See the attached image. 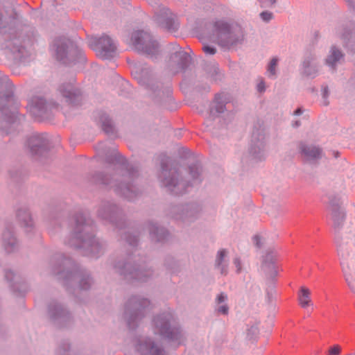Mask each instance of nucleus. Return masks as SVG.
<instances>
[{
    "label": "nucleus",
    "mask_w": 355,
    "mask_h": 355,
    "mask_svg": "<svg viewBox=\"0 0 355 355\" xmlns=\"http://www.w3.org/2000/svg\"><path fill=\"white\" fill-rule=\"evenodd\" d=\"M257 89L259 92H262L265 90V85L263 81H261L257 85Z\"/></svg>",
    "instance_id": "aec40b11"
},
{
    "label": "nucleus",
    "mask_w": 355,
    "mask_h": 355,
    "mask_svg": "<svg viewBox=\"0 0 355 355\" xmlns=\"http://www.w3.org/2000/svg\"><path fill=\"white\" fill-rule=\"evenodd\" d=\"M277 64V60L276 58H273L270 61L268 69V71L270 75L274 76L275 74V67H276Z\"/></svg>",
    "instance_id": "f8f14e48"
},
{
    "label": "nucleus",
    "mask_w": 355,
    "mask_h": 355,
    "mask_svg": "<svg viewBox=\"0 0 355 355\" xmlns=\"http://www.w3.org/2000/svg\"><path fill=\"white\" fill-rule=\"evenodd\" d=\"M336 243L337 245V250H338V254L343 256L345 254L344 245H343V243H342L341 239L340 237L338 236L336 238Z\"/></svg>",
    "instance_id": "9b49d317"
},
{
    "label": "nucleus",
    "mask_w": 355,
    "mask_h": 355,
    "mask_svg": "<svg viewBox=\"0 0 355 355\" xmlns=\"http://www.w3.org/2000/svg\"><path fill=\"white\" fill-rule=\"evenodd\" d=\"M302 152L308 159L317 158L321 154L320 148L315 146H302Z\"/></svg>",
    "instance_id": "0eeeda50"
},
{
    "label": "nucleus",
    "mask_w": 355,
    "mask_h": 355,
    "mask_svg": "<svg viewBox=\"0 0 355 355\" xmlns=\"http://www.w3.org/2000/svg\"><path fill=\"white\" fill-rule=\"evenodd\" d=\"M57 51H58V53H59V51H60V49L58 48L57 49Z\"/></svg>",
    "instance_id": "bb28decb"
},
{
    "label": "nucleus",
    "mask_w": 355,
    "mask_h": 355,
    "mask_svg": "<svg viewBox=\"0 0 355 355\" xmlns=\"http://www.w3.org/2000/svg\"><path fill=\"white\" fill-rule=\"evenodd\" d=\"M97 49L99 51V55L107 58L116 50V46L110 37L103 36L98 40Z\"/></svg>",
    "instance_id": "7ed1b4c3"
},
{
    "label": "nucleus",
    "mask_w": 355,
    "mask_h": 355,
    "mask_svg": "<svg viewBox=\"0 0 355 355\" xmlns=\"http://www.w3.org/2000/svg\"><path fill=\"white\" fill-rule=\"evenodd\" d=\"M331 218L334 220V222H336L340 218H341V220H343L344 218V215L343 213L334 211L331 214Z\"/></svg>",
    "instance_id": "dca6fc26"
},
{
    "label": "nucleus",
    "mask_w": 355,
    "mask_h": 355,
    "mask_svg": "<svg viewBox=\"0 0 355 355\" xmlns=\"http://www.w3.org/2000/svg\"><path fill=\"white\" fill-rule=\"evenodd\" d=\"M155 324L157 327L160 328V331L162 335H165L167 338L171 339H177L179 332L177 329H171L168 322L164 321L160 322L158 319L155 321Z\"/></svg>",
    "instance_id": "20e7f679"
},
{
    "label": "nucleus",
    "mask_w": 355,
    "mask_h": 355,
    "mask_svg": "<svg viewBox=\"0 0 355 355\" xmlns=\"http://www.w3.org/2000/svg\"><path fill=\"white\" fill-rule=\"evenodd\" d=\"M310 295L311 291L309 288L306 287H302L300 288L298 294V301L302 308H306L311 304Z\"/></svg>",
    "instance_id": "39448f33"
},
{
    "label": "nucleus",
    "mask_w": 355,
    "mask_h": 355,
    "mask_svg": "<svg viewBox=\"0 0 355 355\" xmlns=\"http://www.w3.org/2000/svg\"><path fill=\"white\" fill-rule=\"evenodd\" d=\"M262 8H270L275 5L276 0H259Z\"/></svg>",
    "instance_id": "ddd939ff"
},
{
    "label": "nucleus",
    "mask_w": 355,
    "mask_h": 355,
    "mask_svg": "<svg viewBox=\"0 0 355 355\" xmlns=\"http://www.w3.org/2000/svg\"><path fill=\"white\" fill-rule=\"evenodd\" d=\"M227 252L225 250H220L218 252V255L216 260V264L220 266L222 263L223 258L226 256Z\"/></svg>",
    "instance_id": "9d476101"
},
{
    "label": "nucleus",
    "mask_w": 355,
    "mask_h": 355,
    "mask_svg": "<svg viewBox=\"0 0 355 355\" xmlns=\"http://www.w3.org/2000/svg\"><path fill=\"white\" fill-rule=\"evenodd\" d=\"M234 263L235 264L236 268H237V271L238 272H240L241 270V261L239 259H235L234 261Z\"/></svg>",
    "instance_id": "6ab92c4d"
},
{
    "label": "nucleus",
    "mask_w": 355,
    "mask_h": 355,
    "mask_svg": "<svg viewBox=\"0 0 355 355\" xmlns=\"http://www.w3.org/2000/svg\"><path fill=\"white\" fill-rule=\"evenodd\" d=\"M138 350H139L143 354L147 355H162V350L157 347L155 346L151 343H146L145 344L140 345Z\"/></svg>",
    "instance_id": "423d86ee"
},
{
    "label": "nucleus",
    "mask_w": 355,
    "mask_h": 355,
    "mask_svg": "<svg viewBox=\"0 0 355 355\" xmlns=\"http://www.w3.org/2000/svg\"><path fill=\"white\" fill-rule=\"evenodd\" d=\"M343 55L338 50L336 49L335 48H332L331 51V54L329 55L327 63L333 67L337 61H338L341 58Z\"/></svg>",
    "instance_id": "6e6552de"
},
{
    "label": "nucleus",
    "mask_w": 355,
    "mask_h": 355,
    "mask_svg": "<svg viewBox=\"0 0 355 355\" xmlns=\"http://www.w3.org/2000/svg\"><path fill=\"white\" fill-rule=\"evenodd\" d=\"M214 26L222 45L227 46L232 44L230 26L227 23L223 21H217L215 22Z\"/></svg>",
    "instance_id": "f03ea898"
},
{
    "label": "nucleus",
    "mask_w": 355,
    "mask_h": 355,
    "mask_svg": "<svg viewBox=\"0 0 355 355\" xmlns=\"http://www.w3.org/2000/svg\"><path fill=\"white\" fill-rule=\"evenodd\" d=\"M71 92H68V94H65V93L64 94V96L66 98H71Z\"/></svg>",
    "instance_id": "4be33fe9"
},
{
    "label": "nucleus",
    "mask_w": 355,
    "mask_h": 355,
    "mask_svg": "<svg viewBox=\"0 0 355 355\" xmlns=\"http://www.w3.org/2000/svg\"><path fill=\"white\" fill-rule=\"evenodd\" d=\"M323 95L324 98H327L328 96V90L327 88H324L323 91Z\"/></svg>",
    "instance_id": "412c9836"
},
{
    "label": "nucleus",
    "mask_w": 355,
    "mask_h": 355,
    "mask_svg": "<svg viewBox=\"0 0 355 355\" xmlns=\"http://www.w3.org/2000/svg\"><path fill=\"white\" fill-rule=\"evenodd\" d=\"M227 295L222 293L220 295H218V296L217 297L216 302L218 304H220V303L224 302L227 300Z\"/></svg>",
    "instance_id": "f3484780"
},
{
    "label": "nucleus",
    "mask_w": 355,
    "mask_h": 355,
    "mask_svg": "<svg viewBox=\"0 0 355 355\" xmlns=\"http://www.w3.org/2000/svg\"><path fill=\"white\" fill-rule=\"evenodd\" d=\"M224 272H225V270H224V268H223L221 269V273H224Z\"/></svg>",
    "instance_id": "a878e982"
},
{
    "label": "nucleus",
    "mask_w": 355,
    "mask_h": 355,
    "mask_svg": "<svg viewBox=\"0 0 355 355\" xmlns=\"http://www.w3.org/2000/svg\"><path fill=\"white\" fill-rule=\"evenodd\" d=\"M260 16L263 21H268L272 18L273 15H272V12L265 11V12H262L260 14Z\"/></svg>",
    "instance_id": "4468645a"
},
{
    "label": "nucleus",
    "mask_w": 355,
    "mask_h": 355,
    "mask_svg": "<svg viewBox=\"0 0 355 355\" xmlns=\"http://www.w3.org/2000/svg\"><path fill=\"white\" fill-rule=\"evenodd\" d=\"M203 51L205 53L209 54V55H214L216 53V50L215 48L209 46H205L203 47Z\"/></svg>",
    "instance_id": "2eb2a0df"
},
{
    "label": "nucleus",
    "mask_w": 355,
    "mask_h": 355,
    "mask_svg": "<svg viewBox=\"0 0 355 355\" xmlns=\"http://www.w3.org/2000/svg\"><path fill=\"white\" fill-rule=\"evenodd\" d=\"M228 306L226 304L222 305L221 306L218 307V311L222 314H227L228 313Z\"/></svg>",
    "instance_id": "a211bd4d"
},
{
    "label": "nucleus",
    "mask_w": 355,
    "mask_h": 355,
    "mask_svg": "<svg viewBox=\"0 0 355 355\" xmlns=\"http://www.w3.org/2000/svg\"><path fill=\"white\" fill-rule=\"evenodd\" d=\"M173 184V183L172 182H167V183L166 184V187H171Z\"/></svg>",
    "instance_id": "393cba45"
},
{
    "label": "nucleus",
    "mask_w": 355,
    "mask_h": 355,
    "mask_svg": "<svg viewBox=\"0 0 355 355\" xmlns=\"http://www.w3.org/2000/svg\"><path fill=\"white\" fill-rule=\"evenodd\" d=\"M341 350L342 348L340 345H334L329 349L327 355H340Z\"/></svg>",
    "instance_id": "1a4fd4ad"
},
{
    "label": "nucleus",
    "mask_w": 355,
    "mask_h": 355,
    "mask_svg": "<svg viewBox=\"0 0 355 355\" xmlns=\"http://www.w3.org/2000/svg\"><path fill=\"white\" fill-rule=\"evenodd\" d=\"M302 113V110L300 108H298L295 111V114H300Z\"/></svg>",
    "instance_id": "b1692460"
},
{
    "label": "nucleus",
    "mask_w": 355,
    "mask_h": 355,
    "mask_svg": "<svg viewBox=\"0 0 355 355\" xmlns=\"http://www.w3.org/2000/svg\"><path fill=\"white\" fill-rule=\"evenodd\" d=\"M133 45L138 49L148 54L154 53L157 48V44L152 37L146 32L136 31L132 35Z\"/></svg>",
    "instance_id": "f257e3e1"
},
{
    "label": "nucleus",
    "mask_w": 355,
    "mask_h": 355,
    "mask_svg": "<svg viewBox=\"0 0 355 355\" xmlns=\"http://www.w3.org/2000/svg\"><path fill=\"white\" fill-rule=\"evenodd\" d=\"M254 239V240L256 241V243H257V245H259V239H260V238H259L258 236H255Z\"/></svg>",
    "instance_id": "5701e85b"
}]
</instances>
